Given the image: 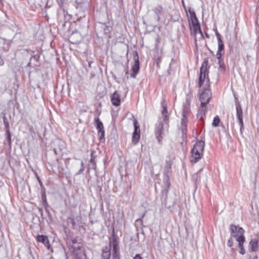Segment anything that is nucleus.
Listing matches in <instances>:
<instances>
[{
  "mask_svg": "<svg viewBox=\"0 0 259 259\" xmlns=\"http://www.w3.org/2000/svg\"><path fill=\"white\" fill-rule=\"evenodd\" d=\"M208 59L205 58L200 69L198 85L199 88H201L202 84L205 83V86L199 96V100L201 104L203 105H207L211 96V93L208 88L209 79L208 77V69L210 66L208 65Z\"/></svg>",
  "mask_w": 259,
  "mask_h": 259,
  "instance_id": "f257e3e1",
  "label": "nucleus"
},
{
  "mask_svg": "<svg viewBox=\"0 0 259 259\" xmlns=\"http://www.w3.org/2000/svg\"><path fill=\"white\" fill-rule=\"evenodd\" d=\"M231 236L236 239L238 242V246L240 249L239 252L241 254L245 253V249L243 247V243L245 241L244 236V230L242 227L231 224L230 226Z\"/></svg>",
  "mask_w": 259,
  "mask_h": 259,
  "instance_id": "f03ea898",
  "label": "nucleus"
},
{
  "mask_svg": "<svg viewBox=\"0 0 259 259\" xmlns=\"http://www.w3.org/2000/svg\"><path fill=\"white\" fill-rule=\"evenodd\" d=\"M204 146L205 143L203 141H198L196 142L191 151V162L196 163L202 157Z\"/></svg>",
  "mask_w": 259,
  "mask_h": 259,
  "instance_id": "7ed1b4c3",
  "label": "nucleus"
},
{
  "mask_svg": "<svg viewBox=\"0 0 259 259\" xmlns=\"http://www.w3.org/2000/svg\"><path fill=\"white\" fill-rule=\"evenodd\" d=\"M73 254L74 259H87L84 248L81 245H77L76 247H74Z\"/></svg>",
  "mask_w": 259,
  "mask_h": 259,
  "instance_id": "20e7f679",
  "label": "nucleus"
},
{
  "mask_svg": "<svg viewBox=\"0 0 259 259\" xmlns=\"http://www.w3.org/2000/svg\"><path fill=\"white\" fill-rule=\"evenodd\" d=\"M163 120H159L158 123L156 125V128L155 130V135L156 138L159 144L161 143V141L162 139V135L163 134Z\"/></svg>",
  "mask_w": 259,
  "mask_h": 259,
  "instance_id": "39448f33",
  "label": "nucleus"
},
{
  "mask_svg": "<svg viewBox=\"0 0 259 259\" xmlns=\"http://www.w3.org/2000/svg\"><path fill=\"white\" fill-rule=\"evenodd\" d=\"M134 131L133 133L132 142L134 145H136L140 137V126L138 125V121L135 119L134 120Z\"/></svg>",
  "mask_w": 259,
  "mask_h": 259,
  "instance_id": "423d86ee",
  "label": "nucleus"
},
{
  "mask_svg": "<svg viewBox=\"0 0 259 259\" xmlns=\"http://www.w3.org/2000/svg\"><path fill=\"white\" fill-rule=\"evenodd\" d=\"M95 121L96 125V128L98 131V135L99 137L100 140L104 138L105 137V131L104 129V126L103 123L99 119L98 117L95 118Z\"/></svg>",
  "mask_w": 259,
  "mask_h": 259,
  "instance_id": "0eeeda50",
  "label": "nucleus"
},
{
  "mask_svg": "<svg viewBox=\"0 0 259 259\" xmlns=\"http://www.w3.org/2000/svg\"><path fill=\"white\" fill-rule=\"evenodd\" d=\"M140 69V62L139 60V56L137 53H136V58L135 60L134 65L132 67L133 73L131 74V77L135 78L137 74H138Z\"/></svg>",
  "mask_w": 259,
  "mask_h": 259,
  "instance_id": "6e6552de",
  "label": "nucleus"
},
{
  "mask_svg": "<svg viewBox=\"0 0 259 259\" xmlns=\"http://www.w3.org/2000/svg\"><path fill=\"white\" fill-rule=\"evenodd\" d=\"M161 106L163 108L161 113L163 116V121L164 122V123L167 124L168 122V117L166 115V113L167 112V104L164 99H163L161 102Z\"/></svg>",
  "mask_w": 259,
  "mask_h": 259,
  "instance_id": "1a4fd4ad",
  "label": "nucleus"
},
{
  "mask_svg": "<svg viewBox=\"0 0 259 259\" xmlns=\"http://www.w3.org/2000/svg\"><path fill=\"white\" fill-rule=\"evenodd\" d=\"M111 243L108 246H106L102 250L101 259H110L111 257Z\"/></svg>",
  "mask_w": 259,
  "mask_h": 259,
  "instance_id": "9d476101",
  "label": "nucleus"
},
{
  "mask_svg": "<svg viewBox=\"0 0 259 259\" xmlns=\"http://www.w3.org/2000/svg\"><path fill=\"white\" fill-rule=\"evenodd\" d=\"M112 104L115 106H118L120 104V99L119 95L117 91H115L111 96Z\"/></svg>",
  "mask_w": 259,
  "mask_h": 259,
  "instance_id": "9b49d317",
  "label": "nucleus"
},
{
  "mask_svg": "<svg viewBox=\"0 0 259 259\" xmlns=\"http://www.w3.org/2000/svg\"><path fill=\"white\" fill-rule=\"evenodd\" d=\"M152 10L154 12L155 15L156 16L157 21H159L160 18V15L162 14L163 12V7L160 5H158L157 6L153 8Z\"/></svg>",
  "mask_w": 259,
  "mask_h": 259,
  "instance_id": "f8f14e48",
  "label": "nucleus"
},
{
  "mask_svg": "<svg viewBox=\"0 0 259 259\" xmlns=\"http://www.w3.org/2000/svg\"><path fill=\"white\" fill-rule=\"evenodd\" d=\"M258 240L255 239H252L249 244V251H256L258 250Z\"/></svg>",
  "mask_w": 259,
  "mask_h": 259,
  "instance_id": "ddd939ff",
  "label": "nucleus"
},
{
  "mask_svg": "<svg viewBox=\"0 0 259 259\" xmlns=\"http://www.w3.org/2000/svg\"><path fill=\"white\" fill-rule=\"evenodd\" d=\"M37 240L42 243L46 247H49L50 246L49 241L47 236L38 235L37 236Z\"/></svg>",
  "mask_w": 259,
  "mask_h": 259,
  "instance_id": "4468645a",
  "label": "nucleus"
},
{
  "mask_svg": "<svg viewBox=\"0 0 259 259\" xmlns=\"http://www.w3.org/2000/svg\"><path fill=\"white\" fill-rule=\"evenodd\" d=\"M77 243V240L75 238L72 237L71 236H68L66 240V244L70 249L71 248L74 249V247H76L75 246Z\"/></svg>",
  "mask_w": 259,
  "mask_h": 259,
  "instance_id": "2eb2a0df",
  "label": "nucleus"
},
{
  "mask_svg": "<svg viewBox=\"0 0 259 259\" xmlns=\"http://www.w3.org/2000/svg\"><path fill=\"white\" fill-rule=\"evenodd\" d=\"M206 110V105H203L201 104V106L199 108V113L198 114V117H199L201 120L203 119V118L205 115Z\"/></svg>",
  "mask_w": 259,
  "mask_h": 259,
  "instance_id": "dca6fc26",
  "label": "nucleus"
},
{
  "mask_svg": "<svg viewBox=\"0 0 259 259\" xmlns=\"http://www.w3.org/2000/svg\"><path fill=\"white\" fill-rule=\"evenodd\" d=\"M41 200L42 202V204L45 207L48 206V202L47 200V196L46 194V191L45 187L41 189Z\"/></svg>",
  "mask_w": 259,
  "mask_h": 259,
  "instance_id": "f3484780",
  "label": "nucleus"
},
{
  "mask_svg": "<svg viewBox=\"0 0 259 259\" xmlns=\"http://www.w3.org/2000/svg\"><path fill=\"white\" fill-rule=\"evenodd\" d=\"M200 25H197V26H196V27L195 26V27H190L191 34V35H193L194 36L195 42H196V41H197L196 37L197 33L198 32V29L200 28Z\"/></svg>",
  "mask_w": 259,
  "mask_h": 259,
  "instance_id": "a211bd4d",
  "label": "nucleus"
},
{
  "mask_svg": "<svg viewBox=\"0 0 259 259\" xmlns=\"http://www.w3.org/2000/svg\"><path fill=\"white\" fill-rule=\"evenodd\" d=\"M164 182L165 185V189L163 190V192H165V194H167L168 192L170 186L169 178L167 175L166 176V177L164 179Z\"/></svg>",
  "mask_w": 259,
  "mask_h": 259,
  "instance_id": "6ab92c4d",
  "label": "nucleus"
},
{
  "mask_svg": "<svg viewBox=\"0 0 259 259\" xmlns=\"http://www.w3.org/2000/svg\"><path fill=\"white\" fill-rule=\"evenodd\" d=\"M112 243L113 245V254H119L118 253V244L115 238L113 239Z\"/></svg>",
  "mask_w": 259,
  "mask_h": 259,
  "instance_id": "aec40b11",
  "label": "nucleus"
},
{
  "mask_svg": "<svg viewBox=\"0 0 259 259\" xmlns=\"http://www.w3.org/2000/svg\"><path fill=\"white\" fill-rule=\"evenodd\" d=\"M237 118L243 117V111L241 106L236 107Z\"/></svg>",
  "mask_w": 259,
  "mask_h": 259,
  "instance_id": "412c9836",
  "label": "nucleus"
},
{
  "mask_svg": "<svg viewBox=\"0 0 259 259\" xmlns=\"http://www.w3.org/2000/svg\"><path fill=\"white\" fill-rule=\"evenodd\" d=\"M68 225H71V227L74 228L76 223L74 219L72 217H68L66 220Z\"/></svg>",
  "mask_w": 259,
  "mask_h": 259,
  "instance_id": "4be33fe9",
  "label": "nucleus"
},
{
  "mask_svg": "<svg viewBox=\"0 0 259 259\" xmlns=\"http://www.w3.org/2000/svg\"><path fill=\"white\" fill-rule=\"evenodd\" d=\"M189 22L190 27L200 25L198 19L196 20V21L194 20H189Z\"/></svg>",
  "mask_w": 259,
  "mask_h": 259,
  "instance_id": "5701e85b",
  "label": "nucleus"
},
{
  "mask_svg": "<svg viewBox=\"0 0 259 259\" xmlns=\"http://www.w3.org/2000/svg\"><path fill=\"white\" fill-rule=\"evenodd\" d=\"M220 122V118L218 116H216L214 117L212 125L214 127H217L219 125Z\"/></svg>",
  "mask_w": 259,
  "mask_h": 259,
  "instance_id": "b1692460",
  "label": "nucleus"
},
{
  "mask_svg": "<svg viewBox=\"0 0 259 259\" xmlns=\"http://www.w3.org/2000/svg\"><path fill=\"white\" fill-rule=\"evenodd\" d=\"M224 50V45L223 41L222 39L218 41V51L219 52H222Z\"/></svg>",
  "mask_w": 259,
  "mask_h": 259,
  "instance_id": "393cba45",
  "label": "nucleus"
},
{
  "mask_svg": "<svg viewBox=\"0 0 259 259\" xmlns=\"http://www.w3.org/2000/svg\"><path fill=\"white\" fill-rule=\"evenodd\" d=\"M171 169V163L170 162L166 161V165L164 167V174L166 175L170 171Z\"/></svg>",
  "mask_w": 259,
  "mask_h": 259,
  "instance_id": "a878e982",
  "label": "nucleus"
},
{
  "mask_svg": "<svg viewBox=\"0 0 259 259\" xmlns=\"http://www.w3.org/2000/svg\"><path fill=\"white\" fill-rule=\"evenodd\" d=\"M189 107L187 105H184L183 108L182 115L187 116L189 112Z\"/></svg>",
  "mask_w": 259,
  "mask_h": 259,
  "instance_id": "bb28decb",
  "label": "nucleus"
},
{
  "mask_svg": "<svg viewBox=\"0 0 259 259\" xmlns=\"http://www.w3.org/2000/svg\"><path fill=\"white\" fill-rule=\"evenodd\" d=\"M237 119L238 120L239 124L240 125V132L241 134H242L244 130L243 117L237 118Z\"/></svg>",
  "mask_w": 259,
  "mask_h": 259,
  "instance_id": "cd10ccee",
  "label": "nucleus"
},
{
  "mask_svg": "<svg viewBox=\"0 0 259 259\" xmlns=\"http://www.w3.org/2000/svg\"><path fill=\"white\" fill-rule=\"evenodd\" d=\"M3 120L4 123L5 124V128H6V131L10 130V128H9V123L8 119H7V117H6V116L5 115H4L3 117Z\"/></svg>",
  "mask_w": 259,
  "mask_h": 259,
  "instance_id": "c85d7f7f",
  "label": "nucleus"
},
{
  "mask_svg": "<svg viewBox=\"0 0 259 259\" xmlns=\"http://www.w3.org/2000/svg\"><path fill=\"white\" fill-rule=\"evenodd\" d=\"M6 135H7V141L8 142V144H9L10 147H11L12 141H11V135L10 130L6 131Z\"/></svg>",
  "mask_w": 259,
  "mask_h": 259,
  "instance_id": "c756f323",
  "label": "nucleus"
},
{
  "mask_svg": "<svg viewBox=\"0 0 259 259\" xmlns=\"http://www.w3.org/2000/svg\"><path fill=\"white\" fill-rule=\"evenodd\" d=\"M181 131L182 133V136H186L187 134V125H181Z\"/></svg>",
  "mask_w": 259,
  "mask_h": 259,
  "instance_id": "7c9ffc66",
  "label": "nucleus"
},
{
  "mask_svg": "<svg viewBox=\"0 0 259 259\" xmlns=\"http://www.w3.org/2000/svg\"><path fill=\"white\" fill-rule=\"evenodd\" d=\"M189 13H190L191 20H194V21H195L196 20H198L194 11H191L190 10Z\"/></svg>",
  "mask_w": 259,
  "mask_h": 259,
  "instance_id": "2f4dec72",
  "label": "nucleus"
},
{
  "mask_svg": "<svg viewBox=\"0 0 259 259\" xmlns=\"http://www.w3.org/2000/svg\"><path fill=\"white\" fill-rule=\"evenodd\" d=\"M84 170V163L83 161L81 162V167L79 171L76 174V175H79L83 173Z\"/></svg>",
  "mask_w": 259,
  "mask_h": 259,
  "instance_id": "473e14b6",
  "label": "nucleus"
},
{
  "mask_svg": "<svg viewBox=\"0 0 259 259\" xmlns=\"http://www.w3.org/2000/svg\"><path fill=\"white\" fill-rule=\"evenodd\" d=\"M234 100H235V105L236 107L240 106L241 104L239 101L238 98L237 97L235 94H234Z\"/></svg>",
  "mask_w": 259,
  "mask_h": 259,
  "instance_id": "72a5a7b5",
  "label": "nucleus"
},
{
  "mask_svg": "<svg viewBox=\"0 0 259 259\" xmlns=\"http://www.w3.org/2000/svg\"><path fill=\"white\" fill-rule=\"evenodd\" d=\"M187 116L182 115V118L181 120V125H187Z\"/></svg>",
  "mask_w": 259,
  "mask_h": 259,
  "instance_id": "f704fd0d",
  "label": "nucleus"
},
{
  "mask_svg": "<svg viewBox=\"0 0 259 259\" xmlns=\"http://www.w3.org/2000/svg\"><path fill=\"white\" fill-rule=\"evenodd\" d=\"M160 42V38L158 36L156 37L155 39V49L156 50H158L159 46L158 45Z\"/></svg>",
  "mask_w": 259,
  "mask_h": 259,
  "instance_id": "c9c22d12",
  "label": "nucleus"
},
{
  "mask_svg": "<svg viewBox=\"0 0 259 259\" xmlns=\"http://www.w3.org/2000/svg\"><path fill=\"white\" fill-rule=\"evenodd\" d=\"M232 237H233L231 236V237L229 239L228 242H227V245L229 247H231L233 244V241L232 239Z\"/></svg>",
  "mask_w": 259,
  "mask_h": 259,
  "instance_id": "e433bc0d",
  "label": "nucleus"
},
{
  "mask_svg": "<svg viewBox=\"0 0 259 259\" xmlns=\"http://www.w3.org/2000/svg\"><path fill=\"white\" fill-rule=\"evenodd\" d=\"M5 44V39L0 37V48H3Z\"/></svg>",
  "mask_w": 259,
  "mask_h": 259,
  "instance_id": "4c0bfd02",
  "label": "nucleus"
},
{
  "mask_svg": "<svg viewBox=\"0 0 259 259\" xmlns=\"http://www.w3.org/2000/svg\"><path fill=\"white\" fill-rule=\"evenodd\" d=\"M224 54L222 53V52H219L218 51L217 53V55H216V56H217V58L218 59H222V56L223 55V54Z\"/></svg>",
  "mask_w": 259,
  "mask_h": 259,
  "instance_id": "58836bf2",
  "label": "nucleus"
},
{
  "mask_svg": "<svg viewBox=\"0 0 259 259\" xmlns=\"http://www.w3.org/2000/svg\"><path fill=\"white\" fill-rule=\"evenodd\" d=\"M215 35L217 37L218 41H219L221 39V34L218 32L217 30H215Z\"/></svg>",
  "mask_w": 259,
  "mask_h": 259,
  "instance_id": "ea45409f",
  "label": "nucleus"
},
{
  "mask_svg": "<svg viewBox=\"0 0 259 259\" xmlns=\"http://www.w3.org/2000/svg\"><path fill=\"white\" fill-rule=\"evenodd\" d=\"M192 179L195 181V185H196V182H197V179H198L197 174H195L194 175H193L192 176Z\"/></svg>",
  "mask_w": 259,
  "mask_h": 259,
  "instance_id": "a19ab883",
  "label": "nucleus"
},
{
  "mask_svg": "<svg viewBox=\"0 0 259 259\" xmlns=\"http://www.w3.org/2000/svg\"><path fill=\"white\" fill-rule=\"evenodd\" d=\"M219 69H221L222 71H224L225 70V66L224 64L223 63L222 64L220 65Z\"/></svg>",
  "mask_w": 259,
  "mask_h": 259,
  "instance_id": "79ce46f5",
  "label": "nucleus"
},
{
  "mask_svg": "<svg viewBox=\"0 0 259 259\" xmlns=\"http://www.w3.org/2000/svg\"><path fill=\"white\" fill-rule=\"evenodd\" d=\"M161 57L160 56H158L157 58L156 59V65L158 67H159V65L160 63L161 62Z\"/></svg>",
  "mask_w": 259,
  "mask_h": 259,
  "instance_id": "37998d69",
  "label": "nucleus"
},
{
  "mask_svg": "<svg viewBox=\"0 0 259 259\" xmlns=\"http://www.w3.org/2000/svg\"><path fill=\"white\" fill-rule=\"evenodd\" d=\"M134 259H143L142 257L141 256L140 254H137L135 257H134Z\"/></svg>",
  "mask_w": 259,
  "mask_h": 259,
  "instance_id": "c03bdc74",
  "label": "nucleus"
},
{
  "mask_svg": "<svg viewBox=\"0 0 259 259\" xmlns=\"http://www.w3.org/2000/svg\"><path fill=\"white\" fill-rule=\"evenodd\" d=\"M112 259H120L119 254H112Z\"/></svg>",
  "mask_w": 259,
  "mask_h": 259,
  "instance_id": "a18cd8bd",
  "label": "nucleus"
},
{
  "mask_svg": "<svg viewBox=\"0 0 259 259\" xmlns=\"http://www.w3.org/2000/svg\"><path fill=\"white\" fill-rule=\"evenodd\" d=\"M37 180H38V181L39 182V184H40V185L41 186V188L42 189L43 188V187H44V186H43L42 183L41 181H40L39 178L38 177H37Z\"/></svg>",
  "mask_w": 259,
  "mask_h": 259,
  "instance_id": "49530a36",
  "label": "nucleus"
},
{
  "mask_svg": "<svg viewBox=\"0 0 259 259\" xmlns=\"http://www.w3.org/2000/svg\"><path fill=\"white\" fill-rule=\"evenodd\" d=\"M219 63L220 65L223 64V59H218Z\"/></svg>",
  "mask_w": 259,
  "mask_h": 259,
  "instance_id": "de8ad7c7",
  "label": "nucleus"
},
{
  "mask_svg": "<svg viewBox=\"0 0 259 259\" xmlns=\"http://www.w3.org/2000/svg\"><path fill=\"white\" fill-rule=\"evenodd\" d=\"M145 214V213H143V214L141 216V217H140L139 219H138V220H137V221H139V220H142V219H143V218L144 217Z\"/></svg>",
  "mask_w": 259,
  "mask_h": 259,
  "instance_id": "09e8293b",
  "label": "nucleus"
},
{
  "mask_svg": "<svg viewBox=\"0 0 259 259\" xmlns=\"http://www.w3.org/2000/svg\"><path fill=\"white\" fill-rule=\"evenodd\" d=\"M198 31H199V32L201 34V36H202V37H203V33H202V30H201V28H200H200H199V29H198Z\"/></svg>",
  "mask_w": 259,
  "mask_h": 259,
  "instance_id": "8fccbe9b",
  "label": "nucleus"
},
{
  "mask_svg": "<svg viewBox=\"0 0 259 259\" xmlns=\"http://www.w3.org/2000/svg\"><path fill=\"white\" fill-rule=\"evenodd\" d=\"M92 63H93V61H89V62H88V66H89V67L90 68H91V67H92V66H91V65H92Z\"/></svg>",
  "mask_w": 259,
  "mask_h": 259,
  "instance_id": "3c124183",
  "label": "nucleus"
},
{
  "mask_svg": "<svg viewBox=\"0 0 259 259\" xmlns=\"http://www.w3.org/2000/svg\"><path fill=\"white\" fill-rule=\"evenodd\" d=\"M75 219L77 221L79 222L80 221L81 217L80 216H77L76 217Z\"/></svg>",
  "mask_w": 259,
  "mask_h": 259,
  "instance_id": "603ef678",
  "label": "nucleus"
},
{
  "mask_svg": "<svg viewBox=\"0 0 259 259\" xmlns=\"http://www.w3.org/2000/svg\"><path fill=\"white\" fill-rule=\"evenodd\" d=\"M90 162L91 163H93L94 164V159L92 158H91V159H90Z\"/></svg>",
  "mask_w": 259,
  "mask_h": 259,
  "instance_id": "864d4df0",
  "label": "nucleus"
},
{
  "mask_svg": "<svg viewBox=\"0 0 259 259\" xmlns=\"http://www.w3.org/2000/svg\"><path fill=\"white\" fill-rule=\"evenodd\" d=\"M3 64H4L3 60H2L1 61H0V65H3Z\"/></svg>",
  "mask_w": 259,
  "mask_h": 259,
  "instance_id": "5fc2aeb1",
  "label": "nucleus"
},
{
  "mask_svg": "<svg viewBox=\"0 0 259 259\" xmlns=\"http://www.w3.org/2000/svg\"><path fill=\"white\" fill-rule=\"evenodd\" d=\"M252 259H258V257L257 255H255Z\"/></svg>",
  "mask_w": 259,
  "mask_h": 259,
  "instance_id": "6e6d98bb",
  "label": "nucleus"
},
{
  "mask_svg": "<svg viewBox=\"0 0 259 259\" xmlns=\"http://www.w3.org/2000/svg\"><path fill=\"white\" fill-rule=\"evenodd\" d=\"M46 207H47V206L45 207V209H46V211H47L48 212H49V210Z\"/></svg>",
  "mask_w": 259,
  "mask_h": 259,
  "instance_id": "4d7b16f0",
  "label": "nucleus"
},
{
  "mask_svg": "<svg viewBox=\"0 0 259 259\" xmlns=\"http://www.w3.org/2000/svg\"><path fill=\"white\" fill-rule=\"evenodd\" d=\"M98 188H99V190L101 191V186H99Z\"/></svg>",
  "mask_w": 259,
  "mask_h": 259,
  "instance_id": "13d9d810",
  "label": "nucleus"
},
{
  "mask_svg": "<svg viewBox=\"0 0 259 259\" xmlns=\"http://www.w3.org/2000/svg\"><path fill=\"white\" fill-rule=\"evenodd\" d=\"M39 211H41V214H42V209H39Z\"/></svg>",
  "mask_w": 259,
  "mask_h": 259,
  "instance_id": "bf43d9fd",
  "label": "nucleus"
}]
</instances>
